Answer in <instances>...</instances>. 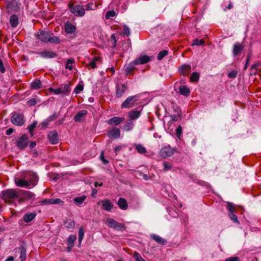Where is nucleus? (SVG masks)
I'll use <instances>...</instances> for the list:
<instances>
[{
	"label": "nucleus",
	"mask_w": 261,
	"mask_h": 261,
	"mask_svg": "<svg viewBox=\"0 0 261 261\" xmlns=\"http://www.w3.org/2000/svg\"><path fill=\"white\" fill-rule=\"evenodd\" d=\"M21 190L7 189L1 192V198L8 203H12L15 199H18L20 196Z\"/></svg>",
	"instance_id": "f257e3e1"
},
{
	"label": "nucleus",
	"mask_w": 261,
	"mask_h": 261,
	"mask_svg": "<svg viewBox=\"0 0 261 261\" xmlns=\"http://www.w3.org/2000/svg\"><path fill=\"white\" fill-rule=\"evenodd\" d=\"M150 60V58L146 55L139 57L128 65L126 68L127 72H130L135 68L134 65L145 64Z\"/></svg>",
	"instance_id": "f03ea898"
},
{
	"label": "nucleus",
	"mask_w": 261,
	"mask_h": 261,
	"mask_svg": "<svg viewBox=\"0 0 261 261\" xmlns=\"http://www.w3.org/2000/svg\"><path fill=\"white\" fill-rule=\"evenodd\" d=\"M68 7L70 8V10L75 16L82 17L83 16L85 13V8L83 5H74L73 4L68 5Z\"/></svg>",
	"instance_id": "7ed1b4c3"
},
{
	"label": "nucleus",
	"mask_w": 261,
	"mask_h": 261,
	"mask_svg": "<svg viewBox=\"0 0 261 261\" xmlns=\"http://www.w3.org/2000/svg\"><path fill=\"white\" fill-rule=\"evenodd\" d=\"M29 143V137L24 134L16 139L15 145L19 149L23 150L28 146Z\"/></svg>",
	"instance_id": "20e7f679"
},
{
	"label": "nucleus",
	"mask_w": 261,
	"mask_h": 261,
	"mask_svg": "<svg viewBox=\"0 0 261 261\" xmlns=\"http://www.w3.org/2000/svg\"><path fill=\"white\" fill-rule=\"evenodd\" d=\"M106 224L108 225L109 227L118 231H124L126 228V227L123 224L120 223L111 218H108L106 220Z\"/></svg>",
	"instance_id": "39448f33"
},
{
	"label": "nucleus",
	"mask_w": 261,
	"mask_h": 261,
	"mask_svg": "<svg viewBox=\"0 0 261 261\" xmlns=\"http://www.w3.org/2000/svg\"><path fill=\"white\" fill-rule=\"evenodd\" d=\"M139 100L137 95L128 96L121 104V108H130L134 106L135 103Z\"/></svg>",
	"instance_id": "423d86ee"
},
{
	"label": "nucleus",
	"mask_w": 261,
	"mask_h": 261,
	"mask_svg": "<svg viewBox=\"0 0 261 261\" xmlns=\"http://www.w3.org/2000/svg\"><path fill=\"white\" fill-rule=\"evenodd\" d=\"M25 179L28 182V188L34 187L38 181V177L33 172H29L24 175Z\"/></svg>",
	"instance_id": "0eeeda50"
},
{
	"label": "nucleus",
	"mask_w": 261,
	"mask_h": 261,
	"mask_svg": "<svg viewBox=\"0 0 261 261\" xmlns=\"http://www.w3.org/2000/svg\"><path fill=\"white\" fill-rule=\"evenodd\" d=\"M11 122L17 126H22L25 122L24 116L22 114L15 113L11 117Z\"/></svg>",
	"instance_id": "6e6552de"
},
{
	"label": "nucleus",
	"mask_w": 261,
	"mask_h": 261,
	"mask_svg": "<svg viewBox=\"0 0 261 261\" xmlns=\"http://www.w3.org/2000/svg\"><path fill=\"white\" fill-rule=\"evenodd\" d=\"M175 149L173 148H172L170 145H167L163 147H162L160 151H159V154L163 158H166L169 156H172L174 152Z\"/></svg>",
	"instance_id": "1a4fd4ad"
},
{
	"label": "nucleus",
	"mask_w": 261,
	"mask_h": 261,
	"mask_svg": "<svg viewBox=\"0 0 261 261\" xmlns=\"http://www.w3.org/2000/svg\"><path fill=\"white\" fill-rule=\"evenodd\" d=\"M22 195V197H19V203H20L25 200H33L35 198V195L30 191L21 190L20 196Z\"/></svg>",
	"instance_id": "9d476101"
},
{
	"label": "nucleus",
	"mask_w": 261,
	"mask_h": 261,
	"mask_svg": "<svg viewBox=\"0 0 261 261\" xmlns=\"http://www.w3.org/2000/svg\"><path fill=\"white\" fill-rule=\"evenodd\" d=\"M226 207L229 211V216L230 218V219L234 222H239L238 221V217L235 214V209L234 207V205L231 202H227L226 204Z\"/></svg>",
	"instance_id": "9b49d317"
},
{
	"label": "nucleus",
	"mask_w": 261,
	"mask_h": 261,
	"mask_svg": "<svg viewBox=\"0 0 261 261\" xmlns=\"http://www.w3.org/2000/svg\"><path fill=\"white\" fill-rule=\"evenodd\" d=\"M50 33L47 31H40L36 34V37L43 42H47Z\"/></svg>",
	"instance_id": "f8f14e48"
},
{
	"label": "nucleus",
	"mask_w": 261,
	"mask_h": 261,
	"mask_svg": "<svg viewBox=\"0 0 261 261\" xmlns=\"http://www.w3.org/2000/svg\"><path fill=\"white\" fill-rule=\"evenodd\" d=\"M48 139L49 142L51 144H57L59 141L58 134L57 132L55 130H54L49 132L48 135Z\"/></svg>",
	"instance_id": "ddd939ff"
},
{
	"label": "nucleus",
	"mask_w": 261,
	"mask_h": 261,
	"mask_svg": "<svg viewBox=\"0 0 261 261\" xmlns=\"http://www.w3.org/2000/svg\"><path fill=\"white\" fill-rule=\"evenodd\" d=\"M127 89V86L126 84H122L116 86V96L121 97Z\"/></svg>",
	"instance_id": "4468645a"
},
{
	"label": "nucleus",
	"mask_w": 261,
	"mask_h": 261,
	"mask_svg": "<svg viewBox=\"0 0 261 261\" xmlns=\"http://www.w3.org/2000/svg\"><path fill=\"white\" fill-rule=\"evenodd\" d=\"M102 209L108 212L111 211L114 207V204L109 199H104L101 200Z\"/></svg>",
	"instance_id": "2eb2a0df"
},
{
	"label": "nucleus",
	"mask_w": 261,
	"mask_h": 261,
	"mask_svg": "<svg viewBox=\"0 0 261 261\" xmlns=\"http://www.w3.org/2000/svg\"><path fill=\"white\" fill-rule=\"evenodd\" d=\"M39 55L41 57L45 59L54 58L57 56V54L56 53L50 50H45L40 52L39 53Z\"/></svg>",
	"instance_id": "dca6fc26"
},
{
	"label": "nucleus",
	"mask_w": 261,
	"mask_h": 261,
	"mask_svg": "<svg viewBox=\"0 0 261 261\" xmlns=\"http://www.w3.org/2000/svg\"><path fill=\"white\" fill-rule=\"evenodd\" d=\"M244 45L237 42L235 43L233 47L232 54L234 56L239 55L244 48Z\"/></svg>",
	"instance_id": "f3484780"
},
{
	"label": "nucleus",
	"mask_w": 261,
	"mask_h": 261,
	"mask_svg": "<svg viewBox=\"0 0 261 261\" xmlns=\"http://www.w3.org/2000/svg\"><path fill=\"white\" fill-rule=\"evenodd\" d=\"M125 120L124 118L114 117L107 121V123L110 125H117Z\"/></svg>",
	"instance_id": "a211bd4d"
},
{
	"label": "nucleus",
	"mask_w": 261,
	"mask_h": 261,
	"mask_svg": "<svg viewBox=\"0 0 261 261\" xmlns=\"http://www.w3.org/2000/svg\"><path fill=\"white\" fill-rule=\"evenodd\" d=\"M70 86L71 84L70 83L60 86V88L61 89V94L62 96L68 95L69 94L71 90Z\"/></svg>",
	"instance_id": "6ab92c4d"
},
{
	"label": "nucleus",
	"mask_w": 261,
	"mask_h": 261,
	"mask_svg": "<svg viewBox=\"0 0 261 261\" xmlns=\"http://www.w3.org/2000/svg\"><path fill=\"white\" fill-rule=\"evenodd\" d=\"M108 137L111 139H117L120 137V132L117 128H113L108 133Z\"/></svg>",
	"instance_id": "aec40b11"
},
{
	"label": "nucleus",
	"mask_w": 261,
	"mask_h": 261,
	"mask_svg": "<svg viewBox=\"0 0 261 261\" xmlns=\"http://www.w3.org/2000/svg\"><path fill=\"white\" fill-rule=\"evenodd\" d=\"M141 115V111L132 110L128 112V116L129 120H136Z\"/></svg>",
	"instance_id": "412c9836"
},
{
	"label": "nucleus",
	"mask_w": 261,
	"mask_h": 261,
	"mask_svg": "<svg viewBox=\"0 0 261 261\" xmlns=\"http://www.w3.org/2000/svg\"><path fill=\"white\" fill-rule=\"evenodd\" d=\"M87 114L86 110H83L79 111L74 117L75 122H81Z\"/></svg>",
	"instance_id": "4be33fe9"
},
{
	"label": "nucleus",
	"mask_w": 261,
	"mask_h": 261,
	"mask_svg": "<svg viewBox=\"0 0 261 261\" xmlns=\"http://www.w3.org/2000/svg\"><path fill=\"white\" fill-rule=\"evenodd\" d=\"M180 72L183 75H188L191 72V66L187 64H184L179 68Z\"/></svg>",
	"instance_id": "5701e85b"
},
{
	"label": "nucleus",
	"mask_w": 261,
	"mask_h": 261,
	"mask_svg": "<svg viewBox=\"0 0 261 261\" xmlns=\"http://www.w3.org/2000/svg\"><path fill=\"white\" fill-rule=\"evenodd\" d=\"M65 31L68 34H72L75 31L76 28L71 23L67 21L65 24Z\"/></svg>",
	"instance_id": "b1692460"
},
{
	"label": "nucleus",
	"mask_w": 261,
	"mask_h": 261,
	"mask_svg": "<svg viewBox=\"0 0 261 261\" xmlns=\"http://www.w3.org/2000/svg\"><path fill=\"white\" fill-rule=\"evenodd\" d=\"M15 182L18 187L28 188V182H27L24 177L23 178H15Z\"/></svg>",
	"instance_id": "393cba45"
},
{
	"label": "nucleus",
	"mask_w": 261,
	"mask_h": 261,
	"mask_svg": "<svg viewBox=\"0 0 261 261\" xmlns=\"http://www.w3.org/2000/svg\"><path fill=\"white\" fill-rule=\"evenodd\" d=\"M179 92L182 95L188 96L190 95V91L187 86L180 85L179 87Z\"/></svg>",
	"instance_id": "a878e982"
},
{
	"label": "nucleus",
	"mask_w": 261,
	"mask_h": 261,
	"mask_svg": "<svg viewBox=\"0 0 261 261\" xmlns=\"http://www.w3.org/2000/svg\"><path fill=\"white\" fill-rule=\"evenodd\" d=\"M117 204L119 207L123 210H126L128 207V204L126 200L123 198H120L118 201Z\"/></svg>",
	"instance_id": "bb28decb"
},
{
	"label": "nucleus",
	"mask_w": 261,
	"mask_h": 261,
	"mask_svg": "<svg viewBox=\"0 0 261 261\" xmlns=\"http://www.w3.org/2000/svg\"><path fill=\"white\" fill-rule=\"evenodd\" d=\"M150 238L160 244L165 245L167 243L166 240L157 234H152L150 235Z\"/></svg>",
	"instance_id": "cd10ccee"
},
{
	"label": "nucleus",
	"mask_w": 261,
	"mask_h": 261,
	"mask_svg": "<svg viewBox=\"0 0 261 261\" xmlns=\"http://www.w3.org/2000/svg\"><path fill=\"white\" fill-rule=\"evenodd\" d=\"M35 213H28L23 216V220L27 223L32 221L36 217Z\"/></svg>",
	"instance_id": "c85d7f7f"
},
{
	"label": "nucleus",
	"mask_w": 261,
	"mask_h": 261,
	"mask_svg": "<svg viewBox=\"0 0 261 261\" xmlns=\"http://www.w3.org/2000/svg\"><path fill=\"white\" fill-rule=\"evenodd\" d=\"M10 23L12 28H15L18 25V18L16 15H13L10 17Z\"/></svg>",
	"instance_id": "c756f323"
},
{
	"label": "nucleus",
	"mask_w": 261,
	"mask_h": 261,
	"mask_svg": "<svg viewBox=\"0 0 261 261\" xmlns=\"http://www.w3.org/2000/svg\"><path fill=\"white\" fill-rule=\"evenodd\" d=\"M20 250V255L19 258L21 261H25L26 259V248L23 245H21L19 248Z\"/></svg>",
	"instance_id": "7c9ffc66"
},
{
	"label": "nucleus",
	"mask_w": 261,
	"mask_h": 261,
	"mask_svg": "<svg viewBox=\"0 0 261 261\" xmlns=\"http://www.w3.org/2000/svg\"><path fill=\"white\" fill-rule=\"evenodd\" d=\"M86 196H82L81 197H76L74 198L73 200L74 203L77 206H80L86 199Z\"/></svg>",
	"instance_id": "2f4dec72"
},
{
	"label": "nucleus",
	"mask_w": 261,
	"mask_h": 261,
	"mask_svg": "<svg viewBox=\"0 0 261 261\" xmlns=\"http://www.w3.org/2000/svg\"><path fill=\"white\" fill-rule=\"evenodd\" d=\"M75 223L74 220H67L65 221L64 222V225L65 227L68 229H72L75 226Z\"/></svg>",
	"instance_id": "473e14b6"
},
{
	"label": "nucleus",
	"mask_w": 261,
	"mask_h": 261,
	"mask_svg": "<svg viewBox=\"0 0 261 261\" xmlns=\"http://www.w3.org/2000/svg\"><path fill=\"white\" fill-rule=\"evenodd\" d=\"M17 3L14 1L10 2L7 5V8L9 11H15L17 10Z\"/></svg>",
	"instance_id": "72a5a7b5"
},
{
	"label": "nucleus",
	"mask_w": 261,
	"mask_h": 261,
	"mask_svg": "<svg viewBox=\"0 0 261 261\" xmlns=\"http://www.w3.org/2000/svg\"><path fill=\"white\" fill-rule=\"evenodd\" d=\"M134 146L137 151L140 154H144L147 152L145 147L141 144H135Z\"/></svg>",
	"instance_id": "f704fd0d"
},
{
	"label": "nucleus",
	"mask_w": 261,
	"mask_h": 261,
	"mask_svg": "<svg viewBox=\"0 0 261 261\" xmlns=\"http://www.w3.org/2000/svg\"><path fill=\"white\" fill-rule=\"evenodd\" d=\"M42 86V84L40 80L36 79L33 83L31 84V88L33 89H40Z\"/></svg>",
	"instance_id": "c9c22d12"
},
{
	"label": "nucleus",
	"mask_w": 261,
	"mask_h": 261,
	"mask_svg": "<svg viewBox=\"0 0 261 261\" xmlns=\"http://www.w3.org/2000/svg\"><path fill=\"white\" fill-rule=\"evenodd\" d=\"M134 123L131 122V120H127L126 121L125 124L123 126V129L125 131H129L132 130L134 127Z\"/></svg>",
	"instance_id": "e433bc0d"
},
{
	"label": "nucleus",
	"mask_w": 261,
	"mask_h": 261,
	"mask_svg": "<svg viewBox=\"0 0 261 261\" xmlns=\"http://www.w3.org/2000/svg\"><path fill=\"white\" fill-rule=\"evenodd\" d=\"M76 240V236L75 234L70 235L68 240L67 243L69 246H70V247H73L74 246V242Z\"/></svg>",
	"instance_id": "4c0bfd02"
},
{
	"label": "nucleus",
	"mask_w": 261,
	"mask_h": 261,
	"mask_svg": "<svg viewBox=\"0 0 261 261\" xmlns=\"http://www.w3.org/2000/svg\"><path fill=\"white\" fill-rule=\"evenodd\" d=\"M100 61V58L99 57H95L93 60L90 61L88 64V66H91L92 68H94L96 67V62Z\"/></svg>",
	"instance_id": "58836bf2"
},
{
	"label": "nucleus",
	"mask_w": 261,
	"mask_h": 261,
	"mask_svg": "<svg viewBox=\"0 0 261 261\" xmlns=\"http://www.w3.org/2000/svg\"><path fill=\"white\" fill-rule=\"evenodd\" d=\"M177 108L178 109V108ZM170 117L173 121H177L181 117V111L178 110L177 111V114L171 115Z\"/></svg>",
	"instance_id": "ea45409f"
},
{
	"label": "nucleus",
	"mask_w": 261,
	"mask_h": 261,
	"mask_svg": "<svg viewBox=\"0 0 261 261\" xmlns=\"http://www.w3.org/2000/svg\"><path fill=\"white\" fill-rule=\"evenodd\" d=\"M78 235H79V245H81V243L83 239L84 236V231L83 227H81L79 230L78 232Z\"/></svg>",
	"instance_id": "a19ab883"
},
{
	"label": "nucleus",
	"mask_w": 261,
	"mask_h": 261,
	"mask_svg": "<svg viewBox=\"0 0 261 261\" xmlns=\"http://www.w3.org/2000/svg\"><path fill=\"white\" fill-rule=\"evenodd\" d=\"M163 164L164 166V171H167L168 170H170L173 167V165L170 162L165 161L163 162Z\"/></svg>",
	"instance_id": "79ce46f5"
},
{
	"label": "nucleus",
	"mask_w": 261,
	"mask_h": 261,
	"mask_svg": "<svg viewBox=\"0 0 261 261\" xmlns=\"http://www.w3.org/2000/svg\"><path fill=\"white\" fill-rule=\"evenodd\" d=\"M37 123V122L36 121H35L32 124H30L28 126L27 128L29 129L31 137H33L34 136L33 130L36 127Z\"/></svg>",
	"instance_id": "37998d69"
},
{
	"label": "nucleus",
	"mask_w": 261,
	"mask_h": 261,
	"mask_svg": "<svg viewBox=\"0 0 261 261\" xmlns=\"http://www.w3.org/2000/svg\"><path fill=\"white\" fill-rule=\"evenodd\" d=\"M48 42H50L53 43L58 44V43H60V39L59 37H57V36L50 37V35H49Z\"/></svg>",
	"instance_id": "c03bdc74"
},
{
	"label": "nucleus",
	"mask_w": 261,
	"mask_h": 261,
	"mask_svg": "<svg viewBox=\"0 0 261 261\" xmlns=\"http://www.w3.org/2000/svg\"><path fill=\"white\" fill-rule=\"evenodd\" d=\"M168 51L167 50H163L161 51L158 55V59L159 60H162L163 58L168 55Z\"/></svg>",
	"instance_id": "a18cd8bd"
},
{
	"label": "nucleus",
	"mask_w": 261,
	"mask_h": 261,
	"mask_svg": "<svg viewBox=\"0 0 261 261\" xmlns=\"http://www.w3.org/2000/svg\"><path fill=\"white\" fill-rule=\"evenodd\" d=\"M74 63V60L71 59H68L66 61V63L65 65V68L66 69H68L69 70H72L73 68V63Z\"/></svg>",
	"instance_id": "49530a36"
},
{
	"label": "nucleus",
	"mask_w": 261,
	"mask_h": 261,
	"mask_svg": "<svg viewBox=\"0 0 261 261\" xmlns=\"http://www.w3.org/2000/svg\"><path fill=\"white\" fill-rule=\"evenodd\" d=\"M199 78V74L198 72H193L191 75L190 80L192 82H197Z\"/></svg>",
	"instance_id": "de8ad7c7"
},
{
	"label": "nucleus",
	"mask_w": 261,
	"mask_h": 261,
	"mask_svg": "<svg viewBox=\"0 0 261 261\" xmlns=\"http://www.w3.org/2000/svg\"><path fill=\"white\" fill-rule=\"evenodd\" d=\"M116 13L114 11H109L107 12L105 17L107 19H109L111 17H114Z\"/></svg>",
	"instance_id": "09e8293b"
},
{
	"label": "nucleus",
	"mask_w": 261,
	"mask_h": 261,
	"mask_svg": "<svg viewBox=\"0 0 261 261\" xmlns=\"http://www.w3.org/2000/svg\"><path fill=\"white\" fill-rule=\"evenodd\" d=\"M48 90L50 92L53 93L55 94H61V89L60 88V87L57 89L49 88Z\"/></svg>",
	"instance_id": "8fccbe9b"
},
{
	"label": "nucleus",
	"mask_w": 261,
	"mask_h": 261,
	"mask_svg": "<svg viewBox=\"0 0 261 261\" xmlns=\"http://www.w3.org/2000/svg\"><path fill=\"white\" fill-rule=\"evenodd\" d=\"M134 257L136 261H145L141 256V255L137 252H135L134 254Z\"/></svg>",
	"instance_id": "3c124183"
},
{
	"label": "nucleus",
	"mask_w": 261,
	"mask_h": 261,
	"mask_svg": "<svg viewBox=\"0 0 261 261\" xmlns=\"http://www.w3.org/2000/svg\"><path fill=\"white\" fill-rule=\"evenodd\" d=\"M84 89V86L82 85L78 84L74 90V92L76 94L80 93Z\"/></svg>",
	"instance_id": "603ef678"
},
{
	"label": "nucleus",
	"mask_w": 261,
	"mask_h": 261,
	"mask_svg": "<svg viewBox=\"0 0 261 261\" xmlns=\"http://www.w3.org/2000/svg\"><path fill=\"white\" fill-rule=\"evenodd\" d=\"M204 41L203 39L198 40V39H194L192 45H203Z\"/></svg>",
	"instance_id": "864d4df0"
},
{
	"label": "nucleus",
	"mask_w": 261,
	"mask_h": 261,
	"mask_svg": "<svg viewBox=\"0 0 261 261\" xmlns=\"http://www.w3.org/2000/svg\"><path fill=\"white\" fill-rule=\"evenodd\" d=\"M85 7L87 10H94L97 8V6L92 3L87 4L85 5Z\"/></svg>",
	"instance_id": "5fc2aeb1"
},
{
	"label": "nucleus",
	"mask_w": 261,
	"mask_h": 261,
	"mask_svg": "<svg viewBox=\"0 0 261 261\" xmlns=\"http://www.w3.org/2000/svg\"><path fill=\"white\" fill-rule=\"evenodd\" d=\"M238 71L236 70H232L228 73L227 75L229 78L234 79L237 76Z\"/></svg>",
	"instance_id": "6e6d98bb"
},
{
	"label": "nucleus",
	"mask_w": 261,
	"mask_h": 261,
	"mask_svg": "<svg viewBox=\"0 0 261 261\" xmlns=\"http://www.w3.org/2000/svg\"><path fill=\"white\" fill-rule=\"evenodd\" d=\"M123 33L127 36L130 35V30L126 25H123Z\"/></svg>",
	"instance_id": "4d7b16f0"
},
{
	"label": "nucleus",
	"mask_w": 261,
	"mask_h": 261,
	"mask_svg": "<svg viewBox=\"0 0 261 261\" xmlns=\"http://www.w3.org/2000/svg\"><path fill=\"white\" fill-rule=\"evenodd\" d=\"M260 65L259 63H256L251 65V69L252 71L253 72V70H255V71L253 72V73L255 74L257 70V67Z\"/></svg>",
	"instance_id": "13d9d810"
},
{
	"label": "nucleus",
	"mask_w": 261,
	"mask_h": 261,
	"mask_svg": "<svg viewBox=\"0 0 261 261\" xmlns=\"http://www.w3.org/2000/svg\"><path fill=\"white\" fill-rule=\"evenodd\" d=\"M36 103H37V101L35 98H32L27 101V104L29 106H33L35 105L36 104Z\"/></svg>",
	"instance_id": "bf43d9fd"
},
{
	"label": "nucleus",
	"mask_w": 261,
	"mask_h": 261,
	"mask_svg": "<svg viewBox=\"0 0 261 261\" xmlns=\"http://www.w3.org/2000/svg\"><path fill=\"white\" fill-rule=\"evenodd\" d=\"M52 203L53 204H63V201L61 199H60L59 198L53 199Z\"/></svg>",
	"instance_id": "052dcab7"
},
{
	"label": "nucleus",
	"mask_w": 261,
	"mask_h": 261,
	"mask_svg": "<svg viewBox=\"0 0 261 261\" xmlns=\"http://www.w3.org/2000/svg\"><path fill=\"white\" fill-rule=\"evenodd\" d=\"M58 117L56 113H55L53 115L49 116L47 119L49 122H51L56 119Z\"/></svg>",
	"instance_id": "680f3d73"
},
{
	"label": "nucleus",
	"mask_w": 261,
	"mask_h": 261,
	"mask_svg": "<svg viewBox=\"0 0 261 261\" xmlns=\"http://www.w3.org/2000/svg\"><path fill=\"white\" fill-rule=\"evenodd\" d=\"M50 122L48 121V120L47 119H46V120H44L41 123V125L42 126V128H45L46 127V126H47V125L49 124Z\"/></svg>",
	"instance_id": "e2e57ef3"
},
{
	"label": "nucleus",
	"mask_w": 261,
	"mask_h": 261,
	"mask_svg": "<svg viewBox=\"0 0 261 261\" xmlns=\"http://www.w3.org/2000/svg\"><path fill=\"white\" fill-rule=\"evenodd\" d=\"M100 159L103 162V163H105V164L108 163V161L105 159L104 154H103V151L101 152V153L100 155Z\"/></svg>",
	"instance_id": "0e129e2a"
},
{
	"label": "nucleus",
	"mask_w": 261,
	"mask_h": 261,
	"mask_svg": "<svg viewBox=\"0 0 261 261\" xmlns=\"http://www.w3.org/2000/svg\"><path fill=\"white\" fill-rule=\"evenodd\" d=\"M176 136L177 137H179V136H180L181 132H182V128H181V126L179 125L178 126V127L176 129Z\"/></svg>",
	"instance_id": "69168bd1"
},
{
	"label": "nucleus",
	"mask_w": 261,
	"mask_h": 261,
	"mask_svg": "<svg viewBox=\"0 0 261 261\" xmlns=\"http://www.w3.org/2000/svg\"><path fill=\"white\" fill-rule=\"evenodd\" d=\"M0 71L2 73H4L5 71V68L4 66L3 62L1 60H0Z\"/></svg>",
	"instance_id": "338daca9"
},
{
	"label": "nucleus",
	"mask_w": 261,
	"mask_h": 261,
	"mask_svg": "<svg viewBox=\"0 0 261 261\" xmlns=\"http://www.w3.org/2000/svg\"><path fill=\"white\" fill-rule=\"evenodd\" d=\"M240 258L239 257H231L225 260V261H239Z\"/></svg>",
	"instance_id": "774afa93"
}]
</instances>
